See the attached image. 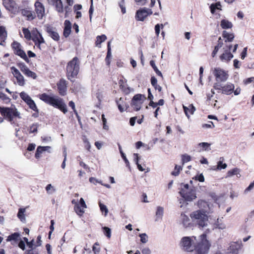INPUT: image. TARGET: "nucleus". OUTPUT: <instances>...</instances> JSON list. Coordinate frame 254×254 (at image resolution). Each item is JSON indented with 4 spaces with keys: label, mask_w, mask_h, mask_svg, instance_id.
<instances>
[{
    "label": "nucleus",
    "mask_w": 254,
    "mask_h": 254,
    "mask_svg": "<svg viewBox=\"0 0 254 254\" xmlns=\"http://www.w3.org/2000/svg\"><path fill=\"white\" fill-rule=\"evenodd\" d=\"M183 249L189 252L188 254H207L211 247V244L207 239V235L203 233L199 236V241L193 247L191 240L189 237H184L181 240Z\"/></svg>",
    "instance_id": "f257e3e1"
},
{
    "label": "nucleus",
    "mask_w": 254,
    "mask_h": 254,
    "mask_svg": "<svg viewBox=\"0 0 254 254\" xmlns=\"http://www.w3.org/2000/svg\"><path fill=\"white\" fill-rule=\"evenodd\" d=\"M39 98L46 104L58 109L64 114L67 112L66 105L62 98L58 96H51L46 93L40 94Z\"/></svg>",
    "instance_id": "f03ea898"
},
{
    "label": "nucleus",
    "mask_w": 254,
    "mask_h": 254,
    "mask_svg": "<svg viewBox=\"0 0 254 254\" xmlns=\"http://www.w3.org/2000/svg\"><path fill=\"white\" fill-rule=\"evenodd\" d=\"M0 123L3 122L4 119L12 123L14 119H20V114L15 106L12 105L10 107L0 106Z\"/></svg>",
    "instance_id": "7ed1b4c3"
},
{
    "label": "nucleus",
    "mask_w": 254,
    "mask_h": 254,
    "mask_svg": "<svg viewBox=\"0 0 254 254\" xmlns=\"http://www.w3.org/2000/svg\"><path fill=\"white\" fill-rule=\"evenodd\" d=\"M80 61L77 57H74L68 62L66 66V76L71 82H74V78L79 72Z\"/></svg>",
    "instance_id": "20e7f679"
},
{
    "label": "nucleus",
    "mask_w": 254,
    "mask_h": 254,
    "mask_svg": "<svg viewBox=\"0 0 254 254\" xmlns=\"http://www.w3.org/2000/svg\"><path fill=\"white\" fill-rule=\"evenodd\" d=\"M180 195L186 201H191L196 198V189L190 187L188 184H181Z\"/></svg>",
    "instance_id": "39448f33"
},
{
    "label": "nucleus",
    "mask_w": 254,
    "mask_h": 254,
    "mask_svg": "<svg viewBox=\"0 0 254 254\" xmlns=\"http://www.w3.org/2000/svg\"><path fill=\"white\" fill-rule=\"evenodd\" d=\"M191 218L199 227H204L207 225L208 218L204 212L200 210L193 211L190 214Z\"/></svg>",
    "instance_id": "423d86ee"
},
{
    "label": "nucleus",
    "mask_w": 254,
    "mask_h": 254,
    "mask_svg": "<svg viewBox=\"0 0 254 254\" xmlns=\"http://www.w3.org/2000/svg\"><path fill=\"white\" fill-rule=\"evenodd\" d=\"M213 88L219 93L229 95L233 92L235 85L231 82H228L224 85L220 82H215L213 85Z\"/></svg>",
    "instance_id": "0eeeda50"
},
{
    "label": "nucleus",
    "mask_w": 254,
    "mask_h": 254,
    "mask_svg": "<svg viewBox=\"0 0 254 254\" xmlns=\"http://www.w3.org/2000/svg\"><path fill=\"white\" fill-rule=\"evenodd\" d=\"M212 74L215 78L216 82H225L229 77L228 71L220 67H215L212 70Z\"/></svg>",
    "instance_id": "6e6552de"
},
{
    "label": "nucleus",
    "mask_w": 254,
    "mask_h": 254,
    "mask_svg": "<svg viewBox=\"0 0 254 254\" xmlns=\"http://www.w3.org/2000/svg\"><path fill=\"white\" fill-rule=\"evenodd\" d=\"M11 48L15 55L19 56L23 59L26 62L29 63V60L26 56L25 52L22 49L21 45L17 41H14L11 45Z\"/></svg>",
    "instance_id": "1a4fd4ad"
},
{
    "label": "nucleus",
    "mask_w": 254,
    "mask_h": 254,
    "mask_svg": "<svg viewBox=\"0 0 254 254\" xmlns=\"http://www.w3.org/2000/svg\"><path fill=\"white\" fill-rule=\"evenodd\" d=\"M144 99H145L144 95L140 94L135 95L131 101V107L133 108L134 111H139L141 109V105Z\"/></svg>",
    "instance_id": "9d476101"
},
{
    "label": "nucleus",
    "mask_w": 254,
    "mask_h": 254,
    "mask_svg": "<svg viewBox=\"0 0 254 254\" xmlns=\"http://www.w3.org/2000/svg\"><path fill=\"white\" fill-rule=\"evenodd\" d=\"M5 8L13 14L19 11V7L14 0H2Z\"/></svg>",
    "instance_id": "9b49d317"
},
{
    "label": "nucleus",
    "mask_w": 254,
    "mask_h": 254,
    "mask_svg": "<svg viewBox=\"0 0 254 254\" xmlns=\"http://www.w3.org/2000/svg\"><path fill=\"white\" fill-rule=\"evenodd\" d=\"M21 71L27 77L33 79H36L37 76L35 72L31 71L23 63H19L17 64Z\"/></svg>",
    "instance_id": "f8f14e48"
},
{
    "label": "nucleus",
    "mask_w": 254,
    "mask_h": 254,
    "mask_svg": "<svg viewBox=\"0 0 254 254\" xmlns=\"http://www.w3.org/2000/svg\"><path fill=\"white\" fill-rule=\"evenodd\" d=\"M20 12L21 15L26 18L27 21H32L34 20L36 16L34 11L32 9V8L29 7L21 8Z\"/></svg>",
    "instance_id": "ddd939ff"
},
{
    "label": "nucleus",
    "mask_w": 254,
    "mask_h": 254,
    "mask_svg": "<svg viewBox=\"0 0 254 254\" xmlns=\"http://www.w3.org/2000/svg\"><path fill=\"white\" fill-rule=\"evenodd\" d=\"M68 82L64 78H61L57 82V86L59 94L62 96H64L67 94Z\"/></svg>",
    "instance_id": "4468645a"
},
{
    "label": "nucleus",
    "mask_w": 254,
    "mask_h": 254,
    "mask_svg": "<svg viewBox=\"0 0 254 254\" xmlns=\"http://www.w3.org/2000/svg\"><path fill=\"white\" fill-rule=\"evenodd\" d=\"M152 14L150 9L145 8H141L137 10L135 14V18L137 20L143 21L148 15Z\"/></svg>",
    "instance_id": "2eb2a0df"
},
{
    "label": "nucleus",
    "mask_w": 254,
    "mask_h": 254,
    "mask_svg": "<svg viewBox=\"0 0 254 254\" xmlns=\"http://www.w3.org/2000/svg\"><path fill=\"white\" fill-rule=\"evenodd\" d=\"M10 70L12 74L16 78L17 84L21 86L25 85V79L23 76L21 74L20 71L14 66L10 67Z\"/></svg>",
    "instance_id": "dca6fc26"
},
{
    "label": "nucleus",
    "mask_w": 254,
    "mask_h": 254,
    "mask_svg": "<svg viewBox=\"0 0 254 254\" xmlns=\"http://www.w3.org/2000/svg\"><path fill=\"white\" fill-rule=\"evenodd\" d=\"M127 82V80L123 76H122L119 80L120 88L126 95L128 94L130 92V88L128 87Z\"/></svg>",
    "instance_id": "f3484780"
},
{
    "label": "nucleus",
    "mask_w": 254,
    "mask_h": 254,
    "mask_svg": "<svg viewBox=\"0 0 254 254\" xmlns=\"http://www.w3.org/2000/svg\"><path fill=\"white\" fill-rule=\"evenodd\" d=\"M35 11L39 19H41L45 14V8L43 4L38 1L35 3Z\"/></svg>",
    "instance_id": "a211bd4d"
},
{
    "label": "nucleus",
    "mask_w": 254,
    "mask_h": 254,
    "mask_svg": "<svg viewBox=\"0 0 254 254\" xmlns=\"http://www.w3.org/2000/svg\"><path fill=\"white\" fill-rule=\"evenodd\" d=\"M49 36H50L54 40L58 41L60 40V36L58 32L56 31L55 28L51 27L48 26L46 30Z\"/></svg>",
    "instance_id": "6ab92c4d"
},
{
    "label": "nucleus",
    "mask_w": 254,
    "mask_h": 254,
    "mask_svg": "<svg viewBox=\"0 0 254 254\" xmlns=\"http://www.w3.org/2000/svg\"><path fill=\"white\" fill-rule=\"evenodd\" d=\"M64 25L63 35L65 38H67L71 33V24L69 20H65L64 22Z\"/></svg>",
    "instance_id": "aec40b11"
},
{
    "label": "nucleus",
    "mask_w": 254,
    "mask_h": 254,
    "mask_svg": "<svg viewBox=\"0 0 254 254\" xmlns=\"http://www.w3.org/2000/svg\"><path fill=\"white\" fill-rule=\"evenodd\" d=\"M116 103L119 111L121 113L127 110L128 108V106L127 107L126 106V103L123 98H120L118 100H116Z\"/></svg>",
    "instance_id": "412c9836"
},
{
    "label": "nucleus",
    "mask_w": 254,
    "mask_h": 254,
    "mask_svg": "<svg viewBox=\"0 0 254 254\" xmlns=\"http://www.w3.org/2000/svg\"><path fill=\"white\" fill-rule=\"evenodd\" d=\"M110 44H111L110 41L108 42L107 53V55H106V57L105 58L106 64L107 65H108L109 67L110 65L111 59V57H112L111 48V46H110Z\"/></svg>",
    "instance_id": "4be33fe9"
},
{
    "label": "nucleus",
    "mask_w": 254,
    "mask_h": 254,
    "mask_svg": "<svg viewBox=\"0 0 254 254\" xmlns=\"http://www.w3.org/2000/svg\"><path fill=\"white\" fill-rule=\"evenodd\" d=\"M183 109L188 118L190 117V115H192L195 111V108L192 104H190L188 107L183 106Z\"/></svg>",
    "instance_id": "5701e85b"
},
{
    "label": "nucleus",
    "mask_w": 254,
    "mask_h": 254,
    "mask_svg": "<svg viewBox=\"0 0 254 254\" xmlns=\"http://www.w3.org/2000/svg\"><path fill=\"white\" fill-rule=\"evenodd\" d=\"M222 37L226 39L225 40V42H231L233 41L235 36L233 33H228L226 31L224 30L222 32Z\"/></svg>",
    "instance_id": "b1692460"
},
{
    "label": "nucleus",
    "mask_w": 254,
    "mask_h": 254,
    "mask_svg": "<svg viewBox=\"0 0 254 254\" xmlns=\"http://www.w3.org/2000/svg\"><path fill=\"white\" fill-rule=\"evenodd\" d=\"M50 146H38L36 149V151L35 154V157L36 159H39L40 157L41 154L44 151H46L48 148H50Z\"/></svg>",
    "instance_id": "393cba45"
},
{
    "label": "nucleus",
    "mask_w": 254,
    "mask_h": 254,
    "mask_svg": "<svg viewBox=\"0 0 254 254\" xmlns=\"http://www.w3.org/2000/svg\"><path fill=\"white\" fill-rule=\"evenodd\" d=\"M107 39V36L103 34L100 36H97L96 37V40L95 42V45L96 47L98 48H101V44L102 43L104 42Z\"/></svg>",
    "instance_id": "a878e982"
},
{
    "label": "nucleus",
    "mask_w": 254,
    "mask_h": 254,
    "mask_svg": "<svg viewBox=\"0 0 254 254\" xmlns=\"http://www.w3.org/2000/svg\"><path fill=\"white\" fill-rule=\"evenodd\" d=\"M7 37V32L5 28L3 26H0V44L2 42H4Z\"/></svg>",
    "instance_id": "bb28decb"
},
{
    "label": "nucleus",
    "mask_w": 254,
    "mask_h": 254,
    "mask_svg": "<svg viewBox=\"0 0 254 254\" xmlns=\"http://www.w3.org/2000/svg\"><path fill=\"white\" fill-rule=\"evenodd\" d=\"M220 26L222 29H230L233 27L232 23L228 20L223 19L221 21Z\"/></svg>",
    "instance_id": "cd10ccee"
},
{
    "label": "nucleus",
    "mask_w": 254,
    "mask_h": 254,
    "mask_svg": "<svg viewBox=\"0 0 254 254\" xmlns=\"http://www.w3.org/2000/svg\"><path fill=\"white\" fill-rule=\"evenodd\" d=\"M150 81L151 85L156 90H158L159 92L162 91V87L157 84V80L154 76L151 77Z\"/></svg>",
    "instance_id": "c85d7f7f"
},
{
    "label": "nucleus",
    "mask_w": 254,
    "mask_h": 254,
    "mask_svg": "<svg viewBox=\"0 0 254 254\" xmlns=\"http://www.w3.org/2000/svg\"><path fill=\"white\" fill-rule=\"evenodd\" d=\"M233 57V55L230 52H226L222 54L220 56V59L222 61H229Z\"/></svg>",
    "instance_id": "c756f323"
},
{
    "label": "nucleus",
    "mask_w": 254,
    "mask_h": 254,
    "mask_svg": "<svg viewBox=\"0 0 254 254\" xmlns=\"http://www.w3.org/2000/svg\"><path fill=\"white\" fill-rule=\"evenodd\" d=\"M228 250L229 251L226 254H238V248L237 245L236 244L231 245Z\"/></svg>",
    "instance_id": "7c9ffc66"
},
{
    "label": "nucleus",
    "mask_w": 254,
    "mask_h": 254,
    "mask_svg": "<svg viewBox=\"0 0 254 254\" xmlns=\"http://www.w3.org/2000/svg\"><path fill=\"white\" fill-rule=\"evenodd\" d=\"M20 234L17 232H15L11 234L7 237L6 239L7 242H10L11 241H17L20 239Z\"/></svg>",
    "instance_id": "2f4dec72"
},
{
    "label": "nucleus",
    "mask_w": 254,
    "mask_h": 254,
    "mask_svg": "<svg viewBox=\"0 0 254 254\" xmlns=\"http://www.w3.org/2000/svg\"><path fill=\"white\" fill-rule=\"evenodd\" d=\"M182 224L185 227H188L190 224V219L188 216L185 214L182 213L181 215Z\"/></svg>",
    "instance_id": "473e14b6"
},
{
    "label": "nucleus",
    "mask_w": 254,
    "mask_h": 254,
    "mask_svg": "<svg viewBox=\"0 0 254 254\" xmlns=\"http://www.w3.org/2000/svg\"><path fill=\"white\" fill-rule=\"evenodd\" d=\"M221 5L219 1L215 3H212L210 6V11L212 14H214L216 9L221 10Z\"/></svg>",
    "instance_id": "72a5a7b5"
},
{
    "label": "nucleus",
    "mask_w": 254,
    "mask_h": 254,
    "mask_svg": "<svg viewBox=\"0 0 254 254\" xmlns=\"http://www.w3.org/2000/svg\"><path fill=\"white\" fill-rule=\"evenodd\" d=\"M74 209L76 213L79 216H82L84 213L83 208H81V206L78 203H76L74 206Z\"/></svg>",
    "instance_id": "f704fd0d"
},
{
    "label": "nucleus",
    "mask_w": 254,
    "mask_h": 254,
    "mask_svg": "<svg viewBox=\"0 0 254 254\" xmlns=\"http://www.w3.org/2000/svg\"><path fill=\"white\" fill-rule=\"evenodd\" d=\"M54 6L55 7L56 10L59 13H62L64 12L63 4L61 0H59L57 3H56Z\"/></svg>",
    "instance_id": "c9c22d12"
},
{
    "label": "nucleus",
    "mask_w": 254,
    "mask_h": 254,
    "mask_svg": "<svg viewBox=\"0 0 254 254\" xmlns=\"http://www.w3.org/2000/svg\"><path fill=\"white\" fill-rule=\"evenodd\" d=\"M150 65L153 68L156 74L163 78V75L161 72L158 69L157 67L156 66L155 61L153 60H151L150 61Z\"/></svg>",
    "instance_id": "e433bc0d"
},
{
    "label": "nucleus",
    "mask_w": 254,
    "mask_h": 254,
    "mask_svg": "<svg viewBox=\"0 0 254 254\" xmlns=\"http://www.w3.org/2000/svg\"><path fill=\"white\" fill-rule=\"evenodd\" d=\"M211 144L207 142H201L198 144V146L201 147L202 149L200 151H208L211 149Z\"/></svg>",
    "instance_id": "4c0bfd02"
},
{
    "label": "nucleus",
    "mask_w": 254,
    "mask_h": 254,
    "mask_svg": "<svg viewBox=\"0 0 254 254\" xmlns=\"http://www.w3.org/2000/svg\"><path fill=\"white\" fill-rule=\"evenodd\" d=\"M240 170L239 168H235L228 171L227 177H230L234 175H237L240 174Z\"/></svg>",
    "instance_id": "58836bf2"
},
{
    "label": "nucleus",
    "mask_w": 254,
    "mask_h": 254,
    "mask_svg": "<svg viewBox=\"0 0 254 254\" xmlns=\"http://www.w3.org/2000/svg\"><path fill=\"white\" fill-rule=\"evenodd\" d=\"M40 34V33L38 31H36L35 32L32 33V36L31 39L34 42L35 45L37 47L39 42V36L38 35Z\"/></svg>",
    "instance_id": "ea45409f"
},
{
    "label": "nucleus",
    "mask_w": 254,
    "mask_h": 254,
    "mask_svg": "<svg viewBox=\"0 0 254 254\" xmlns=\"http://www.w3.org/2000/svg\"><path fill=\"white\" fill-rule=\"evenodd\" d=\"M0 99L5 104H8L11 101L9 97L1 92H0Z\"/></svg>",
    "instance_id": "a19ab883"
},
{
    "label": "nucleus",
    "mask_w": 254,
    "mask_h": 254,
    "mask_svg": "<svg viewBox=\"0 0 254 254\" xmlns=\"http://www.w3.org/2000/svg\"><path fill=\"white\" fill-rule=\"evenodd\" d=\"M22 32L24 35V37L28 40H31V33L28 28H23Z\"/></svg>",
    "instance_id": "79ce46f5"
},
{
    "label": "nucleus",
    "mask_w": 254,
    "mask_h": 254,
    "mask_svg": "<svg viewBox=\"0 0 254 254\" xmlns=\"http://www.w3.org/2000/svg\"><path fill=\"white\" fill-rule=\"evenodd\" d=\"M182 170V167L180 166L175 165L174 171L172 172L171 175L174 176H177L180 174V171Z\"/></svg>",
    "instance_id": "37998d69"
},
{
    "label": "nucleus",
    "mask_w": 254,
    "mask_h": 254,
    "mask_svg": "<svg viewBox=\"0 0 254 254\" xmlns=\"http://www.w3.org/2000/svg\"><path fill=\"white\" fill-rule=\"evenodd\" d=\"M25 212V208H20L18 210V212L17 213V217L21 221H22L23 220L25 219V216L24 214Z\"/></svg>",
    "instance_id": "c03bdc74"
},
{
    "label": "nucleus",
    "mask_w": 254,
    "mask_h": 254,
    "mask_svg": "<svg viewBox=\"0 0 254 254\" xmlns=\"http://www.w3.org/2000/svg\"><path fill=\"white\" fill-rule=\"evenodd\" d=\"M104 234L106 237L110 239L111 237V229L107 227H104L102 228Z\"/></svg>",
    "instance_id": "a18cd8bd"
},
{
    "label": "nucleus",
    "mask_w": 254,
    "mask_h": 254,
    "mask_svg": "<svg viewBox=\"0 0 254 254\" xmlns=\"http://www.w3.org/2000/svg\"><path fill=\"white\" fill-rule=\"evenodd\" d=\"M92 251L95 254H98L100 251V248L98 242H96L92 247Z\"/></svg>",
    "instance_id": "49530a36"
},
{
    "label": "nucleus",
    "mask_w": 254,
    "mask_h": 254,
    "mask_svg": "<svg viewBox=\"0 0 254 254\" xmlns=\"http://www.w3.org/2000/svg\"><path fill=\"white\" fill-rule=\"evenodd\" d=\"M119 5L121 9L122 13L125 14L126 12L125 0H121V1L119 2Z\"/></svg>",
    "instance_id": "de8ad7c7"
},
{
    "label": "nucleus",
    "mask_w": 254,
    "mask_h": 254,
    "mask_svg": "<svg viewBox=\"0 0 254 254\" xmlns=\"http://www.w3.org/2000/svg\"><path fill=\"white\" fill-rule=\"evenodd\" d=\"M27 104L28 105L29 108L31 110H33L34 111H38V108L33 100Z\"/></svg>",
    "instance_id": "09e8293b"
},
{
    "label": "nucleus",
    "mask_w": 254,
    "mask_h": 254,
    "mask_svg": "<svg viewBox=\"0 0 254 254\" xmlns=\"http://www.w3.org/2000/svg\"><path fill=\"white\" fill-rule=\"evenodd\" d=\"M38 124H33L29 127V133H36L37 132V128H38Z\"/></svg>",
    "instance_id": "8fccbe9b"
},
{
    "label": "nucleus",
    "mask_w": 254,
    "mask_h": 254,
    "mask_svg": "<svg viewBox=\"0 0 254 254\" xmlns=\"http://www.w3.org/2000/svg\"><path fill=\"white\" fill-rule=\"evenodd\" d=\"M191 160V157L188 154H183L182 155V161L183 164L188 162Z\"/></svg>",
    "instance_id": "3c124183"
},
{
    "label": "nucleus",
    "mask_w": 254,
    "mask_h": 254,
    "mask_svg": "<svg viewBox=\"0 0 254 254\" xmlns=\"http://www.w3.org/2000/svg\"><path fill=\"white\" fill-rule=\"evenodd\" d=\"M99 206H100V210L101 211L103 212H105V215L106 216L108 212V210L106 207V206L102 203H101V202L99 203Z\"/></svg>",
    "instance_id": "603ef678"
},
{
    "label": "nucleus",
    "mask_w": 254,
    "mask_h": 254,
    "mask_svg": "<svg viewBox=\"0 0 254 254\" xmlns=\"http://www.w3.org/2000/svg\"><path fill=\"white\" fill-rule=\"evenodd\" d=\"M222 47V46H221L220 44H217V45L214 47V49L213 51H212V54H211V56L213 58H214L216 56L219 49Z\"/></svg>",
    "instance_id": "864d4df0"
},
{
    "label": "nucleus",
    "mask_w": 254,
    "mask_h": 254,
    "mask_svg": "<svg viewBox=\"0 0 254 254\" xmlns=\"http://www.w3.org/2000/svg\"><path fill=\"white\" fill-rule=\"evenodd\" d=\"M163 214V208L161 206L157 207L156 215L157 217H162Z\"/></svg>",
    "instance_id": "5fc2aeb1"
},
{
    "label": "nucleus",
    "mask_w": 254,
    "mask_h": 254,
    "mask_svg": "<svg viewBox=\"0 0 254 254\" xmlns=\"http://www.w3.org/2000/svg\"><path fill=\"white\" fill-rule=\"evenodd\" d=\"M140 237V241L142 243H146L147 242L148 237L145 233H143L139 235Z\"/></svg>",
    "instance_id": "6e6d98bb"
},
{
    "label": "nucleus",
    "mask_w": 254,
    "mask_h": 254,
    "mask_svg": "<svg viewBox=\"0 0 254 254\" xmlns=\"http://www.w3.org/2000/svg\"><path fill=\"white\" fill-rule=\"evenodd\" d=\"M34 239H33L31 241H29V242H27V247L31 249V250H28V251H27V254H29L30 252L33 249V246L34 245Z\"/></svg>",
    "instance_id": "4d7b16f0"
},
{
    "label": "nucleus",
    "mask_w": 254,
    "mask_h": 254,
    "mask_svg": "<svg viewBox=\"0 0 254 254\" xmlns=\"http://www.w3.org/2000/svg\"><path fill=\"white\" fill-rule=\"evenodd\" d=\"M79 164L81 167H82L84 169L88 171V172L90 171V167L82 161L79 160Z\"/></svg>",
    "instance_id": "13d9d810"
},
{
    "label": "nucleus",
    "mask_w": 254,
    "mask_h": 254,
    "mask_svg": "<svg viewBox=\"0 0 254 254\" xmlns=\"http://www.w3.org/2000/svg\"><path fill=\"white\" fill-rule=\"evenodd\" d=\"M227 167V164L226 163H223V162L221 161H219L217 164V168L219 170H221L222 169H225Z\"/></svg>",
    "instance_id": "bf43d9fd"
},
{
    "label": "nucleus",
    "mask_w": 254,
    "mask_h": 254,
    "mask_svg": "<svg viewBox=\"0 0 254 254\" xmlns=\"http://www.w3.org/2000/svg\"><path fill=\"white\" fill-rule=\"evenodd\" d=\"M193 179H194L195 180H197L200 182H203L204 181V177L202 174H200L199 175L195 176Z\"/></svg>",
    "instance_id": "052dcab7"
},
{
    "label": "nucleus",
    "mask_w": 254,
    "mask_h": 254,
    "mask_svg": "<svg viewBox=\"0 0 254 254\" xmlns=\"http://www.w3.org/2000/svg\"><path fill=\"white\" fill-rule=\"evenodd\" d=\"M203 128H214L215 127L214 125L211 121L209 122V124H204L202 125Z\"/></svg>",
    "instance_id": "680f3d73"
},
{
    "label": "nucleus",
    "mask_w": 254,
    "mask_h": 254,
    "mask_svg": "<svg viewBox=\"0 0 254 254\" xmlns=\"http://www.w3.org/2000/svg\"><path fill=\"white\" fill-rule=\"evenodd\" d=\"M38 36H39V42H38V46H37V47L39 48V49H41L40 48V45L42 43H45V40L43 38V37H42L41 34L40 33V34H39L38 35Z\"/></svg>",
    "instance_id": "e2e57ef3"
},
{
    "label": "nucleus",
    "mask_w": 254,
    "mask_h": 254,
    "mask_svg": "<svg viewBox=\"0 0 254 254\" xmlns=\"http://www.w3.org/2000/svg\"><path fill=\"white\" fill-rule=\"evenodd\" d=\"M46 190L48 193H51L55 190L51 184H49L46 186Z\"/></svg>",
    "instance_id": "0e129e2a"
},
{
    "label": "nucleus",
    "mask_w": 254,
    "mask_h": 254,
    "mask_svg": "<svg viewBox=\"0 0 254 254\" xmlns=\"http://www.w3.org/2000/svg\"><path fill=\"white\" fill-rule=\"evenodd\" d=\"M83 141H84V143L85 144V148L88 151H90V149L91 148V145H90V142L88 141V140L87 139H84Z\"/></svg>",
    "instance_id": "69168bd1"
},
{
    "label": "nucleus",
    "mask_w": 254,
    "mask_h": 254,
    "mask_svg": "<svg viewBox=\"0 0 254 254\" xmlns=\"http://www.w3.org/2000/svg\"><path fill=\"white\" fill-rule=\"evenodd\" d=\"M65 10V17H67L68 16L69 13L71 11V9L68 6H65L64 8Z\"/></svg>",
    "instance_id": "338daca9"
},
{
    "label": "nucleus",
    "mask_w": 254,
    "mask_h": 254,
    "mask_svg": "<svg viewBox=\"0 0 254 254\" xmlns=\"http://www.w3.org/2000/svg\"><path fill=\"white\" fill-rule=\"evenodd\" d=\"M29 96L24 92H22L20 93V97L24 101L25 100H26Z\"/></svg>",
    "instance_id": "774afa93"
}]
</instances>
